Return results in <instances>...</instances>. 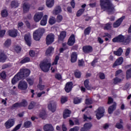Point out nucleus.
Listing matches in <instances>:
<instances>
[{"mask_svg": "<svg viewBox=\"0 0 131 131\" xmlns=\"http://www.w3.org/2000/svg\"><path fill=\"white\" fill-rule=\"evenodd\" d=\"M125 18V16H122L121 18H119L118 20H117L115 22L113 23V28H118L120 26L121 24H122V23L123 20Z\"/></svg>", "mask_w": 131, "mask_h": 131, "instance_id": "11", "label": "nucleus"}, {"mask_svg": "<svg viewBox=\"0 0 131 131\" xmlns=\"http://www.w3.org/2000/svg\"><path fill=\"white\" fill-rule=\"evenodd\" d=\"M91 30H92L91 27H88L86 28L85 30H84V35H85V36H86L87 35H89L91 33Z\"/></svg>", "mask_w": 131, "mask_h": 131, "instance_id": "41", "label": "nucleus"}, {"mask_svg": "<svg viewBox=\"0 0 131 131\" xmlns=\"http://www.w3.org/2000/svg\"><path fill=\"white\" fill-rule=\"evenodd\" d=\"M99 77L100 79L103 80L105 79V74L103 73H99Z\"/></svg>", "mask_w": 131, "mask_h": 131, "instance_id": "63", "label": "nucleus"}, {"mask_svg": "<svg viewBox=\"0 0 131 131\" xmlns=\"http://www.w3.org/2000/svg\"><path fill=\"white\" fill-rule=\"evenodd\" d=\"M19 6V3H18V1L13 0L11 1L10 4V7L12 9H16L18 8Z\"/></svg>", "mask_w": 131, "mask_h": 131, "instance_id": "27", "label": "nucleus"}, {"mask_svg": "<svg viewBox=\"0 0 131 131\" xmlns=\"http://www.w3.org/2000/svg\"><path fill=\"white\" fill-rule=\"evenodd\" d=\"M92 103H93V101L91 99H86V100H85V104L87 105H91Z\"/></svg>", "mask_w": 131, "mask_h": 131, "instance_id": "60", "label": "nucleus"}, {"mask_svg": "<svg viewBox=\"0 0 131 131\" xmlns=\"http://www.w3.org/2000/svg\"><path fill=\"white\" fill-rule=\"evenodd\" d=\"M21 126L22 123L18 124L15 126L14 128L13 129L12 131H17L19 130L21 128Z\"/></svg>", "mask_w": 131, "mask_h": 131, "instance_id": "58", "label": "nucleus"}, {"mask_svg": "<svg viewBox=\"0 0 131 131\" xmlns=\"http://www.w3.org/2000/svg\"><path fill=\"white\" fill-rule=\"evenodd\" d=\"M30 61V58L28 57H26L25 58H23V59L20 61V63L24 64L27 62H29Z\"/></svg>", "mask_w": 131, "mask_h": 131, "instance_id": "46", "label": "nucleus"}, {"mask_svg": "<svg viewBox=\"0 0 131 131\" xmlns=\"http://www.w3.org/2000/svg\"><path fill=\"white\" fill-rule=\"evenodd\" d=\"M92 117H88L86 115L84 114L83 115V119L84 121H87L88 120H92Z\"/></svg>", "mask_w": 131, "mask_h": 131, "instance_id": "62", "label": "nucleus"}, {"mask_svg": "<svg viewBox=\"0 0 131 131\" xmlns=\"http://www.w3.org/2000/svg\"><path fill=\"white\" fill-rule=\"evenodd\" d=\"M56 22V19L55 17L51 16L49 19V24L50 25H54Z\"/></svg>", "mask_w": 131, "mask_h": 131, "instance_id": "39", "label": "nucleus"}, {"mask_svg": "<svg viewBox=\"0 0 131 131\" xmlns=\"http://www.w3.org/2000/svg\"><path fill=\"white\" fill-rule=\"evenodd\" d=\"M116 107H117V103L116 102H114L113 105L110 106L108 108V114L111 115L113 114L114 111L116 110Z\"/></svg>", "mask_w": 131, "mask_h": 131, "instance_id": "23", "label": "nucleus"}, {"mask_svg": "<svg viewBox=\"0 0 131 131\" xmlns=\"http://www.w3.org/2000/svg\"><path fill=\"white\" fill-rule=\"evenodd\" d=\"M68 101V97L66 96H61L60 102L61 104H64Z\"/></svg>", "mask_w": 131, "mask_h": 131, "instance_id": "49", "label": "nucleus"}, {"mask_svg": "<svg viewBox=\"0 0 131 131\" xmlns=\"http://www.w3.org/2000/svg\"><path fill=\"white\" fill-rule=\"evenodd\" d=\"M29 54L30 56L32 58L34 57L36 55L35 52L33 50H30L29 52Z\"/></svg>", "mask_w": 131, "mask_h": 131, "instance_id": "59", "label": "nucleus"}, {"mask_svg": "<svg viewBox=\"0 0 131 131\" xmlns=\"http://www.w3.org/2000/svg\"><path fill=\"white\" fill-rule=\"evenodd\" d=\"M104 112L105 110L103 107H99L96 115L97 119L100 120L103 116Z\"/></svg>", "mask_w": 131, "mask_h": 131, "instance_id": "10", "label": "nucleus"}, {"mask_svg": "<svg viewBox=\"0 0 131 131\" xmlns=\"http://www.w3.org/2000/svg\"><path fill=\"white\" fill-rule=\"evenodd\" d=\"M123 62V58L121 57L117 59V60L114 63L113 65V68H115L116 66H119L122 64Z\"/></svg>", "mask_w": 131, "mask_h": 131, "instance_id": "22", "label": "nucleus"}, {"mask_svg": "<svg viewBox=\"0 0 131 131\" xmlns=\"http://www.w3.org/2000/svg\"><path fill=\"white\" fill-rule=\"evenodd\" d=\"M28 88V84L25 81H20L18 84V89L21 91H25Z\"/></svg>", "mask_w": 131, "mask_h": 131, "instance_id": "9", "label": "nucleus"}, {"mask_svg": "<svg viewBox=\"0 0 131 131\" xmlns=\"http://www.w3.org/2000/svg\"><path fill=\"white\" fill-rule=\"evenodd\" d=\"M55 35L53 33H49L46 36V45L49 46L54 42Z\"/></svg>", "mask_w": 131, "mask_h": 131, "instance_id": "7", "label": "nucleus"}, {"mask_svg": "<svg viewBox=\"0 0 131 131\" xmlns=\"http://www.w3.org/2000/svg\"><path fill=\"white\" fill-rule=\"evenodd\" d=\"M23 9L24 13H27L30 9V5L29 4V3H26L25 2V3H24L23 5Z\"/></svg>", "mask_w": 131, "mask_h": 131, "instance_id": "21", "label": "nucleus"}, {"mask_svg": "<svg viewBox=\"0 0 131 131\" xmlns=\"http://www.w3.org/2000/svg\"><path fill=\"white\" fill-rule=\"evenodd\" d=\"M30 73V70L28 69H21L19 70V72L17 73L21 79H24L25 78L28 77Z\"/></svg>", "mask_w": 131, "mask_h": 131, "instance_id": "5", "label": "nucleus"}, {"mask_svg": "<svg viewBox=\"0 0 131 131\" xmlns=\"http://www.w3.org/2000/svg\"><path fill=\"white\" fill-rule=\"evenodd\" d=\"M7 58V55H6L4 52H2L0 53V62H5Z\"/></svg>", "mask_w": 131, "mask_h": 131, "instance_id": "25", "label": "nucleus"}, {"mask_svg": "<svg viewBox=\"0 0 131 131\" xmlns=\"http://www.w3.org/2000/svg\"><path fill=\"white\" fill-rule=\"evenodd\" d=\"M13 49L15 52L18 54L20 53L22 50L21 46H19V45H15L13 47Z\"/></svg>", "mask_w": 131, "mask_h": 131, "instance_id": "37", "label": "nucleus"}, {"mask_svg": "<svg viewBox=\"0 0 131 131\" xmlns=\"http://www.w3.org/2000/svg\"><path fill=\"white\" fill-rule=\"evenodd\" d=\"M42 17H43L42 13H40L35 14V15L34 16V20L35 22H38L41 19Z\"/></svg>", "mask_w": 131, "mask_h": 131, "instance_id": "26", "label": "nucleus"}, {"mask_svg": "<svg viewBox=\"0 0 131 131\" xmlns=\"http://www.w3.org/2000/svg\"><path fill=\"white\" fill-rule=\"evenodd\" d=\"M93 126V124L91 122H87L84 124L83 127L80 129V131H89Z\"/></svg>", "mask_w": 131, "mask_h": 131, "instance_id": "15", "label": "nucleus"}, {"mask_svg": "<svg viewBox=\"0 0 131 131\" xmlns=\"http://www.w3.org/2000/svg\"><path fill=\"white\" fill-rule=\"evenodd\" d=\"M67 33L65 31H61L60 33L59 36L58 37V40L60 41H63L65 38H66V35Z\"/></svg>", "mask_w": 131, "mask_h": 131, "instance_id": "20", "label": "nucleus"}, {"mask_svg": "<svg viewBox=\"0 0 131 131\" xmlns=\"http://www.w3.org/2000/svg\"><path fill=\"white\" fill-rule=\"evenodd\" d=\"M32 125V122L30 121L27 120L24 123L23 127L25 128H29Z\"/></svg>", "mask_w": 131, "mask_h": 131, "instance_id": "32", "label": "nucleus"}, {"mask_svg": "<svg viewBox=\"0 0 131 131\" xmlns=\"http://www.w3.org/2000/svg\"><path fill=\"white\" fill-rule=\"evenodd\" d=\"M8 35L11 37H16L17 36L18 31L16 29L9 30L8 31Z\"/></svg>", "mask_w": 131, "mask_h": 131, "instance_id": "17", "label": "nucleus"}, {"mask_svg": "<svg viewBox=\"0 0 131 131\" xmlns=\"http://www.w3.org/2000/svg\"><path fill=\"white\" fill-rule=\"evenodd\" d=\"M0 77L1 79L5 80L7 78V74L5 71H2V73L0 72Z\"/></svg>", "mask_w": 131, "mask_h": 131, "instance_id": "47", "label": "nucleus"}, {"mask_svg": "<svg viewBox=\"0 0 131 131\" xmlns=\"http://www.w3.org/2000/svg\"><path fill=\"white\" fill-rule=\"evenodd\" d=\"M45 32L44 28H39L33 32V38L36 41H39Z\"/></svg>", "mask_w": 131, "mask_h": 131, "instance_id": "3", "label": "nucleus"}, {"mask_svg": "<svg viewBox=\"0 0 131 131\" xmlns=\"http://www.w3.org/2000/svg\"><path fill=\"white\" fill-rule=\"evenodd\" d=\"M122 49L121 48V47H119L117 51L114 52V54L118 56H120L122 55Z\"/></svg>", "mask_w": 131, "mask_h": 131, "instance_id": "38", "label": "nucleus"}, {"mask_svg": "<svg viewBox=\"0 0 131 131\" xmlns=\"http://www.w3.org/2000/svg\"><path fill=\"white\" fill-rule=\"evenodd\" d=\"M26 81L30 86L33 85L34 84V80L30 78H27Z\"/></svg>", "mask_w": 131, "mask_h": 131, "instance_id": "56", "label": "nucleus"}, {"mask_svg": "<svg viewBox=\"0 0 131 131\" xmlns=\"http://www.w3.org/2000/svg\"><path fill=\"white\" fill-rule=\"evenodd\" d=\"M103 38H105V41H109V39H111L112 38V35H111V34H110L108 32H105L104 33V35L102 36Z\"/></svg>", "mask_w": 131, "mask_h": 131, "instance_id": "40", "label": "nucleus"}, {"mask_svg": "<svg viewBox=\"0 0 131 131\" xmlns=\"http://www.w3.org/2000/svg\"><path fill=\"white\" fill-rule=\"evenodd\" d=\"M73 88V83L72 81H69L67 82L64 87L65 91L69 93L72 91V90Z\"/></svg>", "mask_w": 131, "mask_h": 131, "instance_id": "13", "label": "nucleus"}, {"mask_svg": "<svg viewBox=\"0 0 131 131\" xmlns=\"http://www.w3.org/2000/svg\"><path fill=\"white\" fill-rule=\"evenodd\" d=\"M39 117L42 120H45L47 118V114L45 111H42L39 115Z\"/></svg>", "mask_w": 131, "mask_h": 131, "instance_id": "43", "label": "nucleus"}, {"mask_svg": "<svg viewBox=\"0 0 131 131\" xmlns=\"http://www.w3.org/2000/svg\"><path fill=\"white\" fill-rule=\"evenodd\" d=\"M40 68L44 73H47L49 71L51 64L48 63L47 61H42L39 64Z\"/></svg>", "mask_w": 131, "mask_h": 131, "instance_id": "4", "label": "nucleus"}, {"mask_svg": "<svg viewBox=\"0 0 131 131\" xmlns=\"http://www.w3.org/2000/svg\"><path fill=\"white\" fill-rule=\"evenodd\" d=\"M48 108L52 113H54L56 112L57 105L56 103H50L48 104Z\"/></svg>", "mask_w": 131, "mask_h": 131, "instance_id": "18", "label": "nucleus"}, {"mask_svg": "<svg viewBox=\"0 0 131 131\" xmlns=\"http://www.w3.org/2000/svg\"><path fill=\"white\" fill-rule=\"evenodd\" d=\"M131 78V69L127 70L126 71V79L129 80Z\"/></svg>", "mask_w": 131, "mask_h": 131, "instance_id": "45", "label": "nucleus"}, {"mask_svg": "<svg viewBox=\"0 0 131 131\" xmlns=\"http://www.w3.org/2000/svg\"><path fill=\"white\" fill-rule=\"evenodd\" d=\"M54 51V48L52 46H49V47H48V49H47L46 52L45 53V54H46V55H49L51 54H52V53Z\"/></svg>", "mask_w": 131, "mask_h": 131, "instance_id": "36", "label": "nucleus"}, {"mask_svg": "<svg viewBox=\"0 0 131 131\" xmlns=\"http://www.w3.org/2000/svg\"><path fill=\"white\" fill-rule=\"evenodd\" d=\"M123 123H124V122H123V119H120L119 122H118L116 123L115 127L119 129L123 128V125L122 124Z\"/></svg>", "mask_w": 131, "mask_h": 131, "instance_id": "30", "label": "nucleus"}, {"mask_svg": "<svg viewBox=\"0 0 131 131\" xmlns=\"http://www.w3.org/2000/svg\"><path fill=\"white\" fill-rule=\"evenodd\" d=\"M24 39L26 42V44L29 46H31V36L29 33H27L24 36Z\"/></svg>", "mask_w": 131, "mask_h": 131, "instance_id": "16", "label": "nucleus"}, {"mask_svg": "<svg viewBox=\"0 0 131 131\" xmlns=\"http://www.w3.org/2000/svg\"><path fill=\"white\" fill-rule=\"evenodd\" d=\"M61 8L60 7V6H58L56 7L55 9L53 11V14L55 15H57L59 13H61Z\"/></svg>", "mask_w": 131, "mask_h": 131, "instance_id": "29", "label": "nucleus"}, {"mask_svg": "<svg viewBox=\"0 0 131 131\" xmlns=\"http://www.w3.org/2000/svg\"><path fill=\"white\" fill-rule=\"evenodd\" d=\"M21 80V79L20 78L19 76L17 73L14 76V77L12 79V80H11V83L13 85H15L17 83V82H18L19 80Z\"/></svg>", "mask_w": 131, "mask_h": 131, "instance_id": "24", "label": "nucleus"}, {"mask_svg": "<svg viewBox=\"0 0 131 131\" xmlns=\"http://www.w3.org/2000/svg\"><path fill=\"white\" fill-rule=\"evenodd\" d=\"M84 11H85L84 9H80L77 11L76 16L77 17H80L84 13Z\"/></svg>", "mask_w": 131, "mask_h": 131, "instance_id": "52", "label": "nucleus"}, {"mask_svg": "<svg viewBox=\"0 0 131 131\" xmlns=\"http://www.w3.org/2000/svg\"><path fill=\"white\" fill-rule=\"evenodd\" d=\"M59 59V56L58 55H56L55 57L54 62L52 63V65H57L58 64Z\"/></svg>", "mask_w": 131, "mask_h": 131, "instance_id": "57", "label": "nucleus"}, {"mask_svg": "<svg viewBox=\"0 0 131 131\" xmlns=\"http://www.w3.org/2000/svg\"><path fill=\"white\" fill-rule=\"evenodd\" d=\"M10 66V63L3 64V65H2V70H6V68H9Z\"/></svg>", "mask_w": 131, "mask_h": 131, "instance_id": "61", "label": "nucleus"}, {"mask_svg": "<svg viewBox=\"0 0 131 131\" xmlns=\"http://www.w3.org/2000/svg\"><path fill=\"white\" fill-rule=\"evenodd\" d=\"M35 105H36V103L34 101H32L28 106V108L29 110H32V109H33Z\"/></svg>", "mask_w": 131, "mask_h": 131, "instance_id": "51", "label": "nucleus"}, {"mask_svg": "<svg viewBox=\"0 0 131 131\" xmlns=\"http://www.w3.org/2000/svg\"><path fill=\"white\" fill-rule=\"evenodd\" d=\"M113 80H114V83L115 85L117 84L118 83L121 82L122 81L121 79H120L117 77L114 78Z\"/></svg>", "mask_w": 131, "mask_h": 131, "instance_id": "54", "label": "nucleus"}, {"mask_svg": "<svg viewBox=\"0 0 131 131\" xmlns=\"http://www.w3.org/2000/svg\"><path fill=\"white\" fill-rule=\"evenodd\" d=\"M76 42L75 36L74 34H72L68 39L67 45L69 46H73Z\"/></svg>", "mask_w": 131, "mask_h": 131, "instance_id": "12", "label": "nucleus"}, {"mask_svg": "<svg viewBox=\"0 0 131 131\" xmlns=\"http://www.w3.org/2000/svg\"><path fill=\"white\" fill-rule=\"evenodd\" d=\"M63 20V16L61 15H58L56 17V21L57 22V23H60Z\"/></svg>", "mask_w": 131, "mask_h": 131, "instance_id": "55", "label": "nucleus"}, {"mask_svg": "<svg viewBox=\"0 0 131 131\" xmlns=\"http://www.w3.org/2000/svg\"><path fill=\"white\" fill-rule=\"evenodd\" d=\"M15 124V120L13 119H9L4 123V126L7 129L11 128Z\"/></svg>", "mask_w": 131, "mask_h": 131, "instance_id": "8", "label": "nucleus"}, {"mask_svg": "<svg viewBox=\"0 0 131 131\" xmlns=\"http://www.w3.org/2000/svg\"><path fill=\"white\" fill-rule=\"evenodd\" d=\"M43 129H44V131H54V128L52 124H46L45 125H44V127H43Z\"/></svg>", "mask_w": 131, "mask_h": 131, "instance_id": "19", "label": "nucleus"}, {"mask_svg": "<svg viewBox=\"0 0 131 131\" xmlns=\"http://www.w3.org/2000/svg\"><path fill=\"white\" fill-rule=\"evenodd\" d=\"M81 100L82 99H79V98L78 97H76L73 100V102H74V103L75 104H79L81 102Z\"/></svg>", "mask_w": 131, "mask_h": 131, "instance_id": "53", "label": "nucleus"}, {"mask_svg": "<svg viewBox=\"0 0 131 131\" xmlns=\"http://www.w3.org/2000/svg\"><path fill=\"white\" fill-rule=\"evenodd\" d=\"M112 41L114 43H123L125 45H129L131 41V36L128 35L125 38L124 35L120 34L113 38Z\"/></svg>", "mask_w": 131, "mask_h": 131, "instance_id": "2", "label": "nucleus"}, {"mask_svg": "<svg viewBox=\"0 0 131 131\" xmlns=\"http://www.w3.org/2000/svg\"><path fill=\"white\" fill-rule=\"evenodd\" d=\"M84 86H85V88L88 90H91V87L89 86V80L88 79L84 81Z\"/></svg>", "mask_w": 131, "mask_h": 131, "instance_id": "44", "label": "nucleus"}, {"mask_svg": "<svg viewBox=\"0 0 131 131\" xmlns=\"http://www.w3.org/2000/svg\"><path fill=\"white\" fill-rule=\"evenodd\" d=\"M54 5V0H46V6L48 8H52Z\"/></svg>", "mask_w": 131, "mask_h": 131, "instance_id": "33", "label": "nucleus"}, {"mask_svg": "<svg viewBox=\"0 0 131 131\" xmlns=\"http://www.w3.org/2000/svg\"><path fill=\"white\" fill-rule=\"evenodd\" d=\"M28 102L25 99H23L20 102H16L12 105V108H22V107H27Z\"/></svg>", "mask_w": 131, "mask_h": 131, "instance_id": "6", "label": "nucleus"}, {"mask_svg": "<svg viewBox=\"0 0 131 131\" xmlns=\"http://www.w3.org/2000/svg\"><path fill=\"white\" fill-rule=\"evenodd\" d=\"M1 15L3 17H6L8 16V12L7 10L4 9L2 11Z\"/></svg>", "mask_w": 131, "mask_h": 131, "instance_id": "50", "label": "nucleus"}, {"mask_svg": "<svg viewBox=\"0 0 131 131\" xmlns=\"http://www.w3.org/2000/svg\"><path fill=\"white\" fill-rule=\"evenodd\" d=\"M71 114V111L68 108L66 109L63 114V119H67L68 117H70V114Z\"/></svg>", "mask_w": 131, "mask_h": 131, "instance_id": "28", "label": "nucleus"}, {"mask_svg": "<svg viewBox=\"0 0 131 131\" xmlns=\"http://www.w3.org/2000/svg\"><path fill=\"white\" fill-rule=\"evenodd\" d=\"M79 127L77 126H75L74 127V128H71L70 129L69 131H78Z\"/></svg>", "mask_w": 131, "mask_h": 131, "instance_id": "64", "label": "nucleus"}, {"mask_svg": "<svg viewBox=\"0 0 131 131\" xmlns=\"http://www.w3.org/2000/svg\"><path fill=\"white\" fill-rule=\"evenodd\" d=\"M81 73L78 71V70H76V71L74 73V75H75V77L76 78H80L81 77Z\"/></svg>", "mask_w": 131, "mask_h": 131, "instance_id": "48", "label": "nucleus"}, {"mask_svg": "<svg viewBox=\"0 0 131 131\" xmlns=\"http://www.w3.org/2000/svg\"><path fill=\"white\" fill-rule=\"evenodd\" d=\"M71 61L73 63L75 62L77 60V54L76 52H73L71 56Z\"/></svg>", "mask_w": 131, "mask_h": 131, "instance_id": "31", "label": "nucleus"}, {"mask_svg": "<svg viewBox=\"0 0 131 131\" xmlns=\"http://www.w3.org/2000/svg\"><path fill=\"white\" fill-rule=\"evenodd\" d=\"M48 20V15H45L44 16H43L42 20L40 21V24L42 26H45L47 24Z\"/></svg>", "mask_w": 131, "mask_h": 131, "instance_id": "35", "label": "nucleus"}, {"mask_svg": "<svg viewBox=\"0 0 131 131\" xmlns=\"http://www.w3.org/2000/svg\"><path fill=\"white\" fill-rule=\"evenodd\" d=\"M100 6L102 10H107L109 13H113L115 11V7L112 0H100Z\"/></svg>", "mask_w": 131, "mask_h": 131, "instance_id": "1", "label": "nucleus"}, {"mask_svg": "<svg viewBox=\"0 0 131 131\" xmlns=\"http://www.w3.org/2000/svg\"><path fill=\"white\" fill-rule=\"evenodd\" d=\"M82 50L84 53L89 54L93 52V48L91 45H85V46H83Z\"/></svg>", "mask_w": 131, "mask_h": 131, "instance_id": "14", "label": "nucleus"}, {"mask_svg": "<svg viewBox=\"0 0 131 131\" xmlns=\"http://www.w3.org/2000/svg\"><path fill=\"white\" fill-rule=\"evenodd\" d=\"M12 43L11 39H7L5 42H4V47L6 48H9Z\"/></svg>", "mask_w": 131, "mask_h": 131, "instance_id": "42", "label": "nucleus"}, {"mask_svg": "<svg viewBox=\"0 0 131 131\" xmlns=\"http://www.w3.org/2000/svg\"><path fill=\"white\" fill-rule=\"evenodd\" d=\"M112 29V23L108 22L104 25L103 30L106 31H110Z\"/></svg>", "mask_w": 131, "mask_h": 131, "instance_id": "34", "label": "nucleus"}]
</instances>
